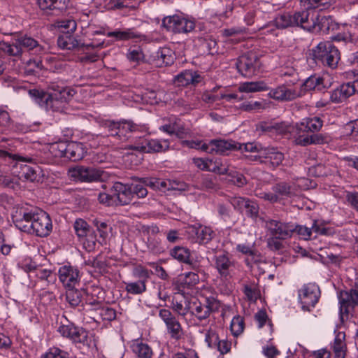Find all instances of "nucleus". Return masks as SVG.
<instances>
[{
  "instance_id": "nucleus-33",
  "label": "nucleus",
  "mask_w": 358,
  "mask_h": 358,
  "mask_svg": "<svg viewBox=\"0 0 358 358\" xmlns=\"http://www.w3.org/2000/svg\"><path fill=\"white\" fill-rule=\"evenodd\" d=\"M108 37H114L117 41H128L130 39L140 38L142 35L136 31L134 28L126 29H116L107 33Z\"/></svg>"
},
{
  "instance_id": "nucleus-64",
  "label": "nucleus",
  "mask_w": 358,
  "mask_h": 358,
  "mask_svg": "<svg viewBox=\"0 0 358 358\" xmlns=\"http://www.w3.org/2000/svg\"><path fill=\"white\" fill-rule=\"evenodd\" d=\"M127 57L131 62L138 63L140 61L143 60V53L139 48L134 49L130 48L127 54Z\"/></svg>"
},
{
  "instance_id": "nucleus-5",
  "label": "nucleus",
  "mask_w": 358,
  "mask_h": 358,
  "mask_svg": "<svg viewBox=\"0 0 358 358\" xmlns=\"http://www.w3.org/2000/svg\"><path fill=\"white\" fill-rule=\"evenodd\" d=\"M162 26L174 34H187L194 29L195 22L185 17L174 15L165 17Z\"/></svg>"
},
{
  "instance_id": "nucleus-30",
  "label": "nucleus",
  "mask_w": 358,
  "mask_h": 358,
  "mask_svg": "<svg viewBox=\"0 0 358 358\" xmlns=\"http://www.w3.org/2000/svg\"><path fill=\"white\" fill-rule=\"evenodd\" d=\"M323 125V121L318 117H308L296 125V129L300 132H317Z\"/></svg>"
},
{
  "instance_id": "nucleus-32",
  "label": "nucleus",
  "mask_w": 358,
  "mask_h": 358,
  "mask_svg": "<svg viewBox=\"0 0 358 358\" xmlns=\"http://www.w3.org/2000/svg\"><path fill=\"white\" fill-rule=\"evenodd\" d=\"M66 289V301L73 308L78 306L87 295V292L84 289L67 287Z\"/></svg>"
},
{
  "instance_id": "nucleus-8",
  "label": "nucleus",
  "mask_w": 358,
  "mask_h": 358,
  "mask_svg": "<svg viewBox=\"0 0 358 358\" xmlns=\"http://www.w3.org/2000/svg\"><path fill=\"white\" fill-rule=\"evenodd\" d=\"M73 228L78 238L83 242L84 247L89 250H93L96 245V235L87 222L83 219H76Z\"/></svg>"
},
{
  "instance_id": "nucleus-36",
  "label": "nucleus",
  "mask_w": 358,
  "mask_h": 358,
  "mask_svg": "<svg viewBox=\"0 0 358 358\" xmlns=\"http://www.w3.org/2000/svg\"><path fill=\"white\" fill-rule=\"evenodd\" d=\"M345 334L343 332H338L332 345L334 358H345L347 347L345 342Z\"/></svg>"
},
{
  "instance_id": "nucleus-16",
  "label": "nucleus",
  "mask_w": 358,
  "mask_h": 358,
  "mask_svg": "<svg viewBox=\"0 0 358 358\" xmlns=\"http://www.w3.org/2000/svg\"><path fill=\"white\" fill-rule=\"evenodd\" d=\"M356 93H358V80H357L344 83L334 89L331 93L330 100L333 103H341Z\"/></svg>"
},
{
  "instance_id": "nucleus-15",
  "label": "nucleus",
  "mask_w": 358,
  "mask_h": 358,
  "mask_svg": "<svg viewBox=\"0 0 358 358\" xmlns=\"http://www.w3.org/2000/svg\"><path fill=\"white\" fill-rule=\"evenodd\" d=\"M266 228L270 234L281 240H285L293 236L292 222H282L276 220L266 221Z\"/></svg>"
},
{
  "instance_id": "nucleus-47",
  "label": "nucleus",
  "mask_w": 358,
  "mask_h": 358,
  "mask_svg": "<svg viewBox=\"0 0 358 358\" xmlns=\"http://www.w3.org/2000/svg\"><path fill=\"white\" fill-rule=\"evenodd\" d=\"M268 89L266 84L263 81L259 82H245L241 83L238 87L241 92H255L264 91Z\"/></svg>"
},
{
  "instance_id": "nucleus-7",
  "label": "nucleus",
  "mask_w": 358,
  "mask_h": 358,
  "mask_svg": "<svg viewBox=\"0 0 358 358\" xmlns=\"http://www.w3.org/2000/svg\"><path fill=\"white\" fill-rule=\"evenodd\" d=\"M238 72L245 77H251L259 72L261 62L254 52H248L241 55L236 62Z\"/></svg>"
},
{
  "instance_id": "nucleus-13",
  "label": "nucleus",
  "mask_w": 358,
  "mask_h": 358,
  "mask_svg": "<svg viewBox=\"0 0 358 358\" xmlns=\"http://www.w3.org/2000/svg\"><path fill=\"white\" fill-rule=\"evenodd\" d=\"M57 45L62 49L65 50H88L90 49L102 48L103 43H90L87 44L81 43L79 41L76 40L74 37L69 34L61 35L57 38Z\"/></svg>"
},
{
  "instance_id": "nucleus-12",
  "label": "nucleus",
  "mask_w": 358,
  "mask_h": 358,
  "mask_svg": "<svg viewBox=\"0 0 358 358\" xmlns=\"http://www.w3.org/2000/svg\"><path fill=\"white\" fill-rule=\"evenodd\" d=\"M71 177L80 182H92L103 180L104 172L92 167L79 166L70 170Z\"/></svg>"
},
{
  "instance_id": "nucleus-35",
  "label": "nucleus",
  "mask_w": 358,
  "mask_h": 358,
  "mask_svg": "<svg viewBox=\"0 0 358 358\" xmlns=\"http://www.w3.org/2000/svg\"><path fill=\"white\" fill-rule=\"evenodd\" d=\"M294 142L296 145L306 146L311 144H322L326 142V138L321 134L312 135L299 134L295 138Z\"/></svg>"
},
{
  "instance_id": "nucleus-14",
  "label": "nucleus",
  "mask_w": 358,
  "mask_h": 358,
  "mask_svg": "<svg viewBox=\"0 0 358 358\" xmlns=\"http://www.w3.org/2000/svg\"><path fill=\"white\" fill-rule=\"evenodd\" d=\"M59 280L65 288L76 287L80 282V273L78 268L71 265H64L58 271Z\"/></svg>"
},
{
  "instance_id": "nucleus-51",
  "label": "nucleus",
  "mask_w": 358,
  "mask_h": 358,
  "mask_svg": "<svg viewBox=\"0 0 358 358\" xmlns=\"http://www.w3.org/2000/svg\"><path fill=\"white\" fill-rule=\"evenodd\" d=\"M73 342L82 345L86 349H90L92 343V339L88 336L87 331L82 328H78V332Z\"/></svg>"
},
{
  "instance_id": "nucleus-38",
  "label": "nucleus",
  "mask_w": 358,
  "mask_h": 358,
  "mask_svg": "<svg viewBox=\"0 0 358 358\" xmlns=\"http://www.w3.org/2000/svg\"><path fill=\"white\" fill-rule=\"evenodd\" d=\"M190 250L182 246H176L170 250V255L181 263L192 265L193 264L190 259Z\"/></svg>"
},
{
  "instance_id": "nucleus-24",
  "label": "nucleus",
  "mask_w": 358,
  "mask_h": 358,
  "mask_svg": "<svg viewBox=\"0 0 358 358\" xmlns=\"http://www.w3.org/2000/svg\"><path fill=\"white\" fill-rule=\"evenodd\" d=\"M259 153V157H264L266 159L265 162H268L273 168L281 165L285 159L284 153L274 147L262 149Z\"/></svg>"
},
{
  "instance_id": "nucleus-10",
  "label": "nucleus",
  "mask_w": 358,
  "mask_h": 358,
  "mask_svg": "<svg viewBox=\"0 0 358 358\" xmlns=\"http://www.w3.org/2000/svg\"><path fill=\"white\" fill-rule=\"evenodd\" d=\"M31 224V234L41 237L48 236L52 229V220L49 215L43 210L35 212Z\"/></svg>"
},
{
  "instance_id": "nucleus-23",
  "label": "nucleus",
  "mask_w": 358,
  "mask_h": 358,
  "mask_svg": "<svg viewBox=\"0 0 358 358\" xmlns=\"http://www.w3.org/2000/svg\"><path fill=\"white\" fill-rule=\"evenodd\" d=\"M16 44L20 45V48L25 49L27 51H32L34 54L42 55L46 52V48L39 44L34 38L25 34L16 38Z\"/></svg>"
},
{
  "instance_id": "nucleus-22",
  "label": "nucleus",
  "mask_w": 358,
  "mask_h": 358,
  "mask_svg": "<svg viewBox=\"0 0 358 358\" xmlns=\"http://www.w3.org/2000/svg\"><path fill=\"white\" fill-rule=\"evenodd\" d=\"M316 12L308 10H303L301 12H296L294 14V26H300L303 29L308 31H314L315 28V17Z\"/></svg>"
},
{
  "instance_id": "nucleus-4",
  "label": "nucleus",
  "mask_w": 358,
  "mask_h": 358,
  "mask_svg": "<svg viewBox=\"0 0 358 358\" xmlns=\"http://www.w3.org/2000/svg\"><path fill=\"white\" fill-rule=\"evenodd\" d=\"M170 142L167 139L159 140L138 137L134 141L131 149L145 153H156L166 152L169 150Z\"/></svg>"
},
{
  "instance_id": "nucleus-1",
  "label": "nucleus",
  "mask_w": 358,
  "mask_h": 358,
  "mask_svg": "<svg viewBox=\"0 0 358 358\" xmlns=\"http://www.w3.org/2000/svg\"><path fill=\"white\" fill-rule=\"evenodd\" d=\"M50 90L51 92L32 89L29 90L28 93L35 102L46 110L60 113L64 112L74 94V91L57 85H52Z\"/></svg>"
},
{
  "instance_id": "nucleus-49",
  "label": "nucleus",
  "mask_w": 358,
  "mask_h": 358,
  "mask_svg": "<svg viewBox=\"0 0 358 358\" xmlns=\"http://www.w3.org/2000/svg\"><path fill=\"white\" fill-rule=\"evenodd\" d=\"M132 351L139 358H151L152 350L151 348L146 343L138 342L134 343L131 346Z\"/></svg>"
},
{
  "instance_id": "nucleus-20",
  "label": "nucleus",
  "mask_w": 358,
  "mask_h": 358,
  "mask_svg": "<svg viewBox=\"0 0 358 358\" xmlns=\"http://www.w3.org/2000/svg\"><path fill=\"white\" fill-rule=\"evenodd\" d=\"M111 192H114L117 204L124 206L130 203L134 198V192L131 185L116 182L111 187Z\"/></svg>"
},
{
  "instance_id": "nucleus-48",
  "label": "nucleus",
  "mask_w": 358,
  "mask_h": 358,
  "mask_svg": "<svg viewBox=\"0 0 358 358\" xmlns=\"http://www.w3.org/2000/svg\"><path fill=\"white\" fill-rule=\"evenodd\" d=\"M293 235L296 234L300 239L304 241H308L311 239L312 235L313 234V224L310 227L305 225L296 224L292 222Z\"/></svg>"
},
{
  "instance_id": "nucleus-6",
  "label": "nucleus",
  "mask_w": 358,
  "mask_h": 358,
  "mask_svg": "<svg viewBox=\"0 0 358 358\" xmlns=\"http://www.w3.org/2000/svg\"><path fill=\"white\" fill-rule=\"evenodd\" d=\"M298 296L302 310L310 311L318 302L320 289L315 283H308L299 289Z\"/></svg>"
},
{
  "instance_id": "nucleus-57",
  "label": "nucleus",
  "mask_w": 358,
  "mask_h": 358,
  "mask_svg": "<svg viewBox=\"0 0 358 358\" xmlns=\"http://www.w3.org/2000/svg\"><path fill=\"white\" fill-rule=\"evenodd\" d=\"M244 327V320L242 317L239 315L234 317L230 325L231 331L234 336H238L242 334Z\"/></svg>"
},
{
  "instance_id": "nucleus-9",
  "label": "nucleus",
  "mask_w": 358,
  "mask_h": 358,
  "mask_svg": "<svg viewBox=\"0 0 358 358\" xmlns=\"http://www.w3.org/2000/svg\"><path fill=\"white\" fill-rule=\"evenodd\" d=\"M214 266L219 275L225 279L230 278L236 266V261L227 252L217 254L213 257Z\"/></svg>"
},
{
  "instance_id": "nucleus-18",
  "label": "nucleus",
  "mask_w": 358,
  "mask_h": 358,
  "mask_svg": "<svg viewBox=\"0 0 358 358\" xmlns=\"http://www.w3.org/2000/svg\"><path fill=\"white\" fill-rule=\"evenodd\" d=\"M340 312L348 314L349 308H353L358 305V278L350 292H341L339 295Z\"/></svg>"
},
{
  "instance_id": "nucleus-61",
  "label": "nucleus",
  "mask_w": 358,
  "mask_h": 358,
  "mask_svg": "<svg viewBox=\"0 0 358 358\" xmlns=\"http://www.w3.org/2000/svg\"><path fill=\"white\" fill-rule=\"evenodd\" d=\"M41 358H69V353L58 348H52L42 355Z\"/></svg>"
},
{
  "instance_id": "nucleus-56",
  "label": "nucleus",
  "mask_w": 358,
  "mask_h": 358,
  "mask_svg": "<svg viewBox=\"0 0 358 358\" xmlns=\"http://www.w3.org/2000/svg\"><path fill=\"white\" fill-rule=\"evenodd\" d=\"M78 328L73 324H62L58 328V332L63 336L69 338L72 341L78 332Z\"/></svg>"
},
{
  "instance_id": "nucleus-43",
  "label": "nucleus",
  "mask_w": 358,
  "mask_h": 358,
  "mask_svg": "<svg viewBox=\"0 0 358 358\" xmlns=\"http://www.w3.org/2000/svg\"><path fill=\"white\" fill-rule=\"evenodd\" d=\"M210 171L217 173L220 175H231V171L230 170L229 164L226 159H215V160L211 159L210 161Z\"/></svg>"
},
{
  "instance_id": "nucleus-54",
  "label": "nucleus",
  "mask_w": 358,
  "mask_h": 358,
  "mask_svg": "<svg viewBox=\"0 0 358 358\" xmlns=\"http://www.w3.org/2000/svg\"><path fill=\"white\" fill-rule=\"evenodd\" d=\"M243 206V210L245 214L253 219L256 220L259 216V207L258 203L253 200H250V199H248L247 202H245V205Z\"/></svg>"
},
{
  "instance_id": "nucleus-59",
  "label": "nucleus",
  "mask_w": 358,
  "mask_h": 358,
  "mask_svg": "<svg viewBox=\"0 0 358 358\" xmlns=\"http://www.w3.org/2000/svg\"><path fill=\"white\" fill-rule=\"evenodd\" d=\"M132 273L134 277L139 278V280H144L148 282L152 271L139 264L134 268Z\"/></svg>"
},
{
  "instance_id": "nucleus-40",
  "label": "nucleus",
  "mask_w": 358,
  "mask_h": 358,
  "mask_svg": "<svg viewBox=\"0 0 358 358\" xmlns=\"http://www.w3.org/2000/svg\"><path fill=\"white\" fill-rule=\"evenodd\" d=\"M147 282L144 280H138L134 282H124L125 290L132 295L143 294L147 290Z\"/></svg>"
},
{
  "instance_id": "nucleus-21",
  "label": "nucleus",
  "mask_w": 358,
  "mask_h": 358,
  "mask_svg": "<svg viewBox=\"0 0 358 358\" xmlns=\"http://www.w3.org/2000/svg\"><path fill=\"white\" fill-rule=\"evenodd\" d=\"M256 130L262 134L269 136L282 135L288 131V125L284 122H260L256 125Z\"/></svg>"
},
{
  "instance_id": "nucleus-26",
  "label": "nucleus",
  "mask_w": 358,
  "mask_h": 358,
  "mask_svg": "<svg viewBox=\"0 0 358 358\" xmlns=\"http://www.w3.org/2000/svg\"><path fill=\"white\" fill-rule=\"evenodd\" d=\"M188 230L189 234H195L196 242L199 244H207L215 236V232L210 227L200 224L191 226Z\"/></svg>"
},
{
  "instance_id": "nucleus-55",
  "label": "nucleus",
  "mask_w": 358,
  "mask_h": 358,
  "mask_svg": "<svg viewBox=\"0 0 358 358\" xmlns=\"http://www.w3.org/2000/svg\"><path fill=\"white\" fill-rule=\"evenodd\" d=\"M183 301L185 304L182 303V301H178L176 298H173L171 303V308L173 311L182 317H185L188 313H189V301H187L185 300Z\"/></svg>"
},
{
  "instance_id": "nucleus-39",
  "label": "nucleus",
  "mask_w": 358,
  "mask_h": 358,
  "mask_svg": "<svg viewBox=\"0 0 358 358\" xmlns=\"http://www.w3.org/2000/svg\"><path fill=\"white\" fill-rule=\"evenodd\" d=\"M0 50L5 54L20 58L22 57L24 50L20 48V45L16 44V38H13L11 43L2 42L0 43Z\"/></svg>"
},
{
  "instance_id": "nucleus-41",
  "label": "nucleus",
  "mask_w": 358,
  "mask_h": 358,
  "mask_svg": "<svg viewBox=\"0 0 358 358\" xmlns=\"http://www.w3.org/2000/svg\"><path fill=\"white\" fill-rule=\"evenodd\" d=\"M35 276L38 279V282H43V287L48 286L50 284L54 283L56 280V275L50 269L43 268L39 266L36 269Z\"/></svg>"
},
{
  "instance_id": "nucleus-44",
  "label": "nucleus",
  "mask_w": 358,
  "mask_h": 358,
  "mask_svg": "<svg viewBox=\"0 0 358 358\" xmlns=\"http://www.w3.org/2000/svg\"><path fill=\"white\" fill-rule=\"evenodd\" d=\"M199 41L200 42V49L203 54L213 55L217 52V42L210 36H207L204 38H200Z\"/></svg>"
},
{
  "instance_id": "nucleus-2",
  "label": "nucleus",
  "mask_w": 358,
  "mask_h": 358,
  "mask_svg": "<svg viewBox=\"0 0 358 358\" xmlns=\"http://www.w3.org/2000/svg\"><path fill=\"white\" fill-rule=\"evenodd\" d=\"M220 308V302L214 296H201L189 302V313L199 322L206 320L210 315L218 312Z\"/></svg>"
},
{
  "instance_id": "nucleus-42",
  "label": "nucleus",
  "mask_w": 358,
  "mask_h": 358,
  "mask_svg": "<svg viewBox=\"0 0 358 358\" xmlns=\"http://www.w3.org/2000/svg\"><path fill=\"white\" fill-rule=\"evenodd\" d=\"M324 86L323 85V79L317 75H313L308 77L303 83L302 89L304 91L319 90L321 91Z\"/></svg>"
},
{
  "instance_id": "nucleus-3",
  "label": "nucleus",
  "mask_w": 358,
  "mask_h": 358,
  "mask_svg": "<svg viewBox=\"0 0 358 358\" xmlns=\"http://www.w3.org/2000/svg\"><path fill=\"white\" fill-rule=\"evenodd\" d=\"M106 127L108 128L109 135L117 138L120 141H127L128 133L143 131L146 129L145 126L136 124L129 120L108 121L106 122Z\"/></svg>"
},
{
  "instance_id": "nucleus-19",
  "label": "nucleus",
  "mask_w": 358,
  "mask_h": 358,
  "mask_svg": "<svg viewBox=\"0 0 358 358\" xmlns=\"http://www.w3.org/2000/svg\"><path fill=\"white\" fill-rule=\"evenodd\" d=\"M334 45L329 41L320 42L317 46L311 49L308 55L307 59L309 62L316 65H323L328 55L329 49L333 48Z\"/></svg>"
},
{
  "instance_id": "nucleus-31",
  "label": "nucleus",
  "mask_w": 358,
  "mask_h": 358,
  "mask_svg": "<svg viewBox=\"0 0 358 358\" xmlns=\"http://www.w3.org/2000/svg\"><path fill=\"white\" fill-rule=\"evenodd\" d=\"M294 14L291 15L289 13H285L278 15L273 22L268 23L260 29H268L272 26H275L277 29H285L289 27L294 26Z\"/></svg>"
},
{
  "instance_id": "nucleus-27",
  "label": "nucleus",
  "mask_w": 358,
  "mask_h": 358,
  "mask_svg": "<svg viewBox=\"0 0 358 358\" xmlns=\"http://www.w3.org/2000/svg\"><path fill=\"white\" fill-rule=\"evenodd\" d=\"M268 95L275 100L289 101L300 96L301 94L296 90L287 88L285 85H280L271 90Z\"/></svg>"
},
{
  "instance_id": "nucleus-34",
  "label": "nucleus",
  "mask_w": 358,
  "mask_h": 358,
  "mask_svg": "<svg viewBox=\"0 0 358 358\" xmlns=\"http://www.w3.org/2000/svg\"><path fill=\"white\" fill-rule=\"evenodd\" d=\"M242 291L250 302L255 303L261 297L259 285L255 281L245 282Z\"/></svg>"
},
{
  "instance_id": "nucleus-52",
  "label": "nucleus",
  "mask_w": 358,
  "mask_h": 358,
  "mask_svg": "<svg viewBox=\"0 0 358 358\" xmlns=\"http://www.w3.org/2000/svg\"><path fill=\"white\" fill-rule=\"evenodd\" d=\"M93 224L99 234V237L105 241L112 231V227L108 224V222L95 219L93 220Z\"/></svg>"
},
{
  "instance_id": "nucleus-37",
  "label": "nucleus",
  "mask_w": 358,
  "mask_h": 358,
  "mask_svg": "<svg viewBox=\"0 0 358 358\" xmlns=\"http://www.w3.org/2000/svg\"><path fill=\"white\" fill-rule=\"evenodd\" d=\"M315 28L314 31H322L328 33L331 29H334L335 24L330 17L319 15L317 12L315 14Z\"/></svg>"
},
{
  "instance_id": "nucleus-62",
  "label": "nucleus",
  "mask_w": 358,
  "mask_h": 358,
  "mask_svg": "<svg viewBox=\"0 0 358 358\" xmlns=\"http://www.w3.org/2000/svg\"><path fill=\"white\" fill-rule=\"evenodd\" d=\"M264 103L262 101H248L241 104L240 109L244 111H257L264 108Z\"/></svg>"
},
{
  "instance_id": "nucleus-45",
  "label": "nucleus",
  "mask_w": 358,
  "mask_h": 358,
  "mask_svg": "<svg viewBox=\"0 0 358 358\" xmlns=\"http://www.w3.org/2000/svg\"><path fill=\"white\" fill-rule=\"evenodd\" d=\"M272 190L280 197H289L294 194L293 187L287 182H280L272 187Z\"/></svg>"
},
{
  "instance_id": "nucleus-17",
  "label": "nucleus",
  "mask_w": 358,
  "mask_h": 358,
  "mask_svg": "<svg viewBox=\"0 0 358 358\" xmlns=\"http://www.w3.org/2000/svg\"><path fill=\"white\" fill-rule=\"evenodd\" d=\"M238 143L232 140L214 139L204 145L206 152L227 155L231 150H237Z\"/></svg>"
},
{
  "instance_id": "nucleus-60",
  "label": "nucleus",
  "mask_w": 358,
  "mask_h": 358,
  "mask_svg": "<svg viewBox=\"0 0 358 358\" xmlns=\"http://www.w3.org/2000/svg\"><path fill=\"white\" fill-rule=\"evenodd\" d=\"M200 185L203 189H214L217 187V179L213 176H204L201 178Z\"/></svg>"
},
{
  "instance_id": "nucleus-29",
  "label": "nucleus",
  "mask_w": 358,
  "mask_h": 358,
  "mask_svg": "<svg viewBox=\"0 0 358 358\" xmlns=\"http://www.w3.org/2000/svg\"><path fill=\"white\" fill-rule=\"evenodd\" d=\"M62 146H65L62 150V156L69 158L71 161H78L84 156V151L81 143L71 142L67 145H62Z\"/></svg>"
},
{
  "instance_id": "nucleus-28",
  "label": "nucleus",
  "mask_w": 358,
  "mask_h": 358,
  "mask_svg": "<svg viewBox=\"0 0 358 358\" xmlns=\"http://www.w3.org/2000/svg\"><path fill=\"white\" fill-rule=\"evenodd\" d=\"M69 0H37L39 8L47 14L59 13L66 8Z\"/></svg>"
},
{
  "instance_id": "nucleus-46",
  "label": "nucleus",
  "mask_w": 358,
  "mask_h": 358,
  "mask_svg": "<svg viewBox=\"0 0 358 358\" xmlns=\"http://www.w3.org/2000/svg\"><path fill=\"white\" fill-rule=\"evenodd\" d=\"M36 211L28 210L24 208L17 209L12 215V220L15 226H22V220H32Z\"/></svg>"
},
{
  "instance_id": "nucleus-58",
  "label": "nucleus",
  "mask_w": 358,
  "mask_h": 358,
  "mask_svg": "<svg viewBox=\"0 0 358 358\" xmlns=\"http://www.w3.org/2000/svg\"><path fill=\"white\" fill-rule=\"evenodd\" d=\"M159 59H161L165 66H169L173 62V56L172 51L167 48H162L157 52Z\"/></svg>"
},
{
  "instance_id": "nucleus-11",
  "label": "nucleus",
  "mask_w": 358,
  "mask_h": 358,
  "mask_svg": "<svg viewBox=\"0 0 358 358\" xmlns=\"http://www.w3.org/2000/svg\"><path fill=\"white\" fill-rule=\"evenodd\" d=\"M159 317L164 322L167 333L174 340H180L183 335V329L179 320L173 315L169 309H161L159 311Z\"/></svg>"
},
{
  "instance_id": "nucleus-53",
  "label": "nucleus",
  "mask_w": 358,
  "mask_h": 358,
  "mask_svg": "<svg viewBox=\"0 0 358 358\" xmlns=\"http://www.w3.org/2000/svg\"><path fill=\"white\" fill-rule=\"evenodd\" d=\"M324 60V66H327L331 69H336L337 67L338 61L340 60V52L335 45H334L331 49H329V55Z\"/></svg>"
},
{
  "instance_id": "nucleus-25",
  "label": "nucleus",
  "mask_w": 358,
  "mask_h": 358,
  "mask_svg": "<svg viewBox=\"0 0 358 358\" xmlns=\"http://www.w3.org/2000/svg\"><path fill=\"white\" fill-rule=\"evenodd\" d=\"M202 80L200 73L196 71L186 70L174 78V83L178 86L186 87L189 85H196Z\"/></svg>"
},
{
  "instance_id": "nucleus-63",
  "label": "nucleus",
  "mask_w": 358,
  "mask_h": 358,
  "mask_svg": "<svg viewBox=\"0 0 358 358\" xmlns=\"http://www.w3.org/2000/svg\"><path fill=\"white\" fill-rule=\"evenodd\" d=\"M99 315L103 320L113 321L116 318V311L110 307H103L99 309Z\"/></svg>"
},
{
  "instance_id": "nucleus-50",
  "label": "nucleus",
  "mask_w": 358,
  "mask_h": 358,
  "mask_svg": "<svg viewBox=\"0 0 358 358\" xmlns=\"http://www.w3.org/2000/svg\"><path fill=\"white\" fill-rule=\"evenodd\" d=\"M37 166L36 164H21L20 173L22 177L29 181H34L37 178Z\"/></svg>"
}]
</instances>
